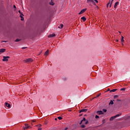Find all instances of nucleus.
<instances>
[{
    "label": "nucleus",
    "mask_w": 130,
    "mask_h": 130,
    "mask_svg": "<svg viewBox=\"0 0 130 130\" xmlns=\"http://www.w3.org/2000/svg\"><path fill=\"white\" fill-rule=\"evenodd\" d=\"M83 121H86V118L84 117L83 119L81 121L80 124H82L83 123Z\"/></svg>",
    "instance_id": "4468645a"
},
{
    "label": "nucleus",
    "mask_w": 130,
    "mask_h": 130,
    "mask_svg": "<svg viewBox=\"0 0 130 130\" xmlns=\"http://www.w3.org/2000/svg\"><path fill=\"white\" fill-rule=\"evenodd\" d=\"M118 4H119V3L118 2L115 3V5H114V8L116 9L117 6H118Z\"/></svg>",
    "instance_id": "ddd939ff"
},
{
    "label": "nucleus",
    "mask_w": 130,
    "mask_h": 130,
    "mask_svg": "<svg viewBox=\"0 0 130 130\" xmlns=\"http://www.w3.org/2000/svg\"><path fill=\"white\" fill-rule=\"evenodd\" d=\"M102 122H103V123H105V119H103L102 120Z\"/></svg>",
    "instance_id": "7c9ffc66"
},
{
    "label": "nucleus",
    "mask_w": 130,
    "mask_h": 130,
    "mask_svg": "<svg viewBox=\"0 0 130 130\" xmlns=\"http://www.w3.org/2000/svg\"><path fill=\"white\" fill-rule=\"evenodd\" d=\"M18 12L19 13V14H20V15H22V16H24V15H23L22 13H21V11L19 10Z\"/></svg>",
    "instance_id": "cd10ccee"
},
{
    "label": "nucleus",
    "mask_w": 130,
    "mask_h": 130,
    "mask_svg": "<svg viewBox=\"0 0 130 130\" xmlns=\"http://www.w3.org/2000/svg\"><path fill=\"white\" fill-rule=\"evenodd\" d=\"M6 51V49H0V54H2V53H4Z\"/></svg>",
    "instance_id": "0eeeda50"
},
{
    "label": "nucleus",
    "mask_w": 130,
    "mask_h": 130,
    "mask_svg": "<svg viewBox=\"0 0 130 130\" xmlns=\"http://www.w3.org/2000/svg\"><path fill=\"white\" fill-rule=\"evenodd\" d=\"M50 5H51V6H54V3H53V2H52V1H51V2L50 3Z\"/></svg>",
    "instance_id": "a211bd4d"
},
{
    "label": "nucleus",
    "mask_w": 130,
    "mask_h": 130,
    "mask_svg": "<svg viewBox=\"0 0 130 130\" xmlns=\"http://www.w3.org/2000/svg\"><path fill=\"white\" fill-rule=\"evenodd\" d=\"M103 111L104 112H107V110H106V109H103Z\"/></svg>",
    "instance_id": "bb28decb"
},
{
    "label": "nucleus",
    "mask_w": 130,
    "mask_h": 130,
    "mask_svg": "<svg viewBox=\"0 0 130 130\" xmlns=\"http://www.w3.org/2000/svg\"><path fill=\"white\" fill-rule=\"evenodd\" d=\"M38 126L40 127L41 126V124H39Z\"/></svg>",
    "instance_id": "79ce46f5"
},
{
    "label": "nucleus",
    "mask_w": 130,
    "mask_h": 130,
    "mask_svg": "<svg viewBox=\"0 0 130 130\" xmlns=\"http://www.w3.org/2000/svg\"><path fill=\"white\" fill-rule=\"evenodd\" d=\"M32 61H33L32 58H28L23 60L24 62H27L28 63H30V62H32Z\"/></svg>",
    "instance_id": "f03ea898"
},
{
    "label": "nucleus",
    "mask_w": 130,
    "mask_h": 130,
    "mask_svg": "<svg viewBox=\"0 0 130 130\" xmlns=\"http://www.w3.org/2000/svg\"><path fill=\"white\" fill-rule=\"evenodd\" d=\"M114 99H115V98H118V95H114Z\"/></svg>",
    "instance_id": "393cba45"
},
{
    "label": "nucleus",
    "mask_w": 130,
    "mask_h": 130,
    "mask_svg": "<svg viewBox=\"0 0 130 130\" xmlns=\"http://www.w3.org/2000/svg\"><path fill=\"white\" fill-rule=\"evenodd\" d=\"M114 0H112L111 3L110 4V8H111V6L112 5V2H113Z\"/></svg>",
    "instance_id": "a878e982"
},
{
    "label": "nucleus",
    "mask_w": 130,
    "mask_h": 130,
    "mask_svg": "<svg viewBox=\"0 0 130 130\" xmlns=\"http://www.w3.org/2000/svg\"><path fill=\"white\" fill-rule=\"evenodd\" d=\"M85 127V125H82L81 127L82 128H84Z\"/></svg>",
    "instance_id": "c756f323"
},
{
    "label": "nucleus",
    "mask_w": 130,
    "mask_h": 130,
    "mask_svg": "<svg viewBox=\"0 0 130 130\" xmlns=\"http://www.w3.org/2000/svg\"><path fill=\"white\" fill-rule=\"evenodd\" d=\"M14 8H15V9H16V6L14 5Z\"/></svg>",
    "instance_id": "37998d69"
},
{
    "label": "nucleus",
    "mask_w": 130,
    "mask_h": 130,
    "mask_svg": "<svg viewBox=\"0 0 130 130\" xmlns=\"http://www.w3.org/2000/svg\"><path fill=\"white\" fill-rule=\"evenodd\" d=\"M117 91V89H113L111 90H110V92H115V91Z\"/></svg>",
    "instance_id": "dca6fc26"
},
{
    "label": "nucleus",
    "mask_w": 130,
    "mask_h": 130,
    "mask_svg": "<svg viewBox=\"0 0 130 130\" xmlns=\"http://www.w3.org/2000/svg\"><path fill=\"white\" fill-rule=\"evenodd\" d=\"M89 122L88 121V120H87L86 122H85V124H88V123Z\"/></svg>",
    "instance_id": "473e14b6"
},
{
    "label": "nucleus",
    "mask_w": 130,
    "mask_h": 130,
    "mask_svg": "<svg viewBox=\"0 0 130 130\" xmlns=\"http://www.w3.org/2000/svg\"><path fill=\"white\" fill-rule=\"evenodd\" d=\"M19 41H21V40L19 39H17L15 40V42H19Z\"/></svg>",
    "instance_id": "aec40b11"
},
{
    "label": "nucleus",
    "mask_w": 130,
    "mask_h": 130,
    "mask_svg": "<svg viewBox=\"0 0 130 130\" xmlns=\"http://www.w3.org/2000/svg\"><path fill=\"white\" fill-rule=\"evenodd\" d=\"M38 130H41V129H42V128H38Z\"/></svg>",
    "instance_id": "a19ab883"
},
{
    "label": "nucleus",
    "mask_w": 130,
    "mask_h": 130,
    "mask_svg": "<svg viewBox=\"0 0 130 130\" xmlns=\"http://www.w3.org/2000/svg\"><path fill=\"white\" fill-rule=\"evenodd\" d=\"M87 3H93V0H87Z\"/></svg>",
    "instance_id": "6ab92c4d"
},
{
    "label": "nucleus",
    "mask_w": 130,
    "mask_h": 130,
    "mask_svg": "<svg viewBox=\"0 0 130 130\" xmlns=\"http://www.w3.org/2000/svg\"><path fill=\"white\" fill-rule=\"evenodd\" d=\"M87 11V8L82 9L80 12L79 13L78 15H82V14H84V13H85V12Z\"/></svg>",
    "instance_id": "20e7f679"
},
{
    "label": "nucleus",
    "mask_w": 130,
    "mask_h": 130,
    "mask_svg": "<svg viewBox=\"0 0 130 130\" xmlns=\"http://www.w3.org/2000/svg\"><path fill=\"white\" fill-rule=\"evenodd\" d=\"M93 1H94V2L96 3V4H98V0H93Z\"/></svg>",
    "instance_id": "f704fd0d"
},
{
    "label": "nucleus",
    "mask_w": 130,
    "mask_h": 130,
    "mask_svg": "<svg viewBox=\"0 0 130 130\" xmlns=\"http://www.w3.org/2000/svg\"><path fill=\"white\" fill-rule=\"evenodd\" d=\"M41 53H42V51H41V52L39 53V54H38V55H40Z\"/></svg>",
    "instance_id": "4c0bfd02"
},
{
    "label": "nucleus",
    "mask_w": 130,
    "mask_h": 130,
    "mask_svg": "<svg viewBox=\"0 0 130 130\" xmlns=\"http://www.w3.org/2000/svg\"><path fill=\"white\" fill-rule=\"evenodd\" d=\"M23 16V15H21V14H20V18H23V16Z\"/></svg>",
    "instance_id": "ea45409f"
},
{
    "label": "nucleus",
    "mask_w": 130,
    "mask_h": 130,
    "mask_svg": "<svg viewBox=\"0 0 130 130\" xmlns=\"http://www.w3.org/2000/svg\"><path fill=\"white\" fill-rule=\"evenodd\" d=\"M5 104H6V106L7 107H8V108H11V105L9 104V103H6Z\"/></svg>",
    "instance_id": "9b49d317"
},
{
    "label": "nucleus",
    "mask_w": 130,
    "mask_h": 130,
    "mask_svg": "<svg viewBox=\"0 0 130 130\" xmlns=\"http://www.w3.org/2000/svg\"><path fill=\"white\" fill-rule=\"evenodd\" d=\"M49 54V50H47L44 53V55H48Z\"/></svg>",
    "instance_id": "9d476101"
},
{
    "label": "nucleus",
    "mask_w": 130,
    "mask_h": 130,
    "mask_svg": "<svg viewBox=\"0 0 130 130\" xmlns=\"http://www.w3.org/2000/svg\"><path fill=\"white\" fill-rule=\"evenodd\" d=\"M123 36H122L121 37V41L122 42H124V40H123Z\"/></svg>",
    "instance_id": "f3484780"
},
{
    "label": "nucleus",
    "mask_w": 130,
    "mask_h": 130,
    "mask_svg": "<svg viewBox=\"0 0 130 130\" xmlns=\"http://www.w3.org/2000/svg\"><path fill=\"white\" fill-rule=\"evenodd\" d=\"M59 29H62L63 28V25L62 24H60V25L58 26Z\"/></svg>",
    "instance_id": "2eb2a0df"
},
{
    "label": "nucleus",
    "mask_w": 130,
    "mask_h": 130,
    "mask_svg": "<svg viewBox=\"0 0 130 130\" xmlns=\"http://www.w3.org/2000/svg\"><path fill=\"white\" fill-rule=\"evenodd\" d=\"M55 120H57V118H55Z\"/></svg>",
    "instance_id": "a18cd8bd"
},
{
    "label": "nucleus",
    "mask_w": 130,
    "mask_h": 130,
    "mask_svg": "<svg viewBox=\"0 0 130 130\" xmlns=\"http://www.w3.org/2000/svg\"><path fill=\"white\" fill-rule=\"evenodd\" d=\"M121 100L119 99H117V102H121Z\"/></svg>",
    "instance_id": "c85d7f7f"
},
{
    "label": "nucleus",
    "mask_w": 130,
    "mask_h": 130,
    "mask_svg": "<svg viewBox=\"0 0 130 130\" xmlns=\"http://www.w3.org/2000/svg\"><path fill=\"white\" fill-rule=\"evenodd\" d=\"M116 41V42H118V40H117Z\"/></svg>",
    "instance_id": "c03bdc74"
},
{
    "label": "nucleus",
    "mask_w": 130,
    "mask_h": 130,
    "mask_svg": "<svg viewBox=\"0 0 130 130\" xmlns=\"http://www.w3.org/2000/svg\"><path fill=\"white\" fill-rule=\"evenodd\" d=\"M109 104H111L112 105L113 104H114L113 101H112V100H111V101H110Z\"/></svg>",
    "instance_id": "4be33fe9"
},
{
    "label": "nucleus",
    "mask_w": 130,
    "mask_h": 130,
    "mask_svg": "<svg viewBox=\"0 0 130 130\" xmlns=\"http://www.w3.org/2000/svg\"><path fill=\"white\" fill-rule=\"evenodd\" d=\"M55 34H51L50 35H49L48 36V38H51V37H55Z\"/></svg>",
    "instance_id": "6e6552de"
},
{
    "label": "nucleus",
    "mask_w": 130,
    "mask_h": 130,
    "mask_svg": "<svg viewBox=\"0 0 130 130\" xmlns=\"http://www.w3.org/2000/svg\"><path fill=\"white\" fill-rule=\"evenodd\" d=\"M95 118H99V116H98V115H95Z\"/></svg>",
    "instance_id": "2f4dec72"
},
{
    "label": "nucleus",
    "mask_w": 130,
    "mask_h": 130,
    "mask_svg": "<svg viewBox=\"0 0 130 130\" xmlns=\"http://www.w3.org/2000/svg\"><path fill=\"white\" fill-rule=\"evenodd\" d=\"M119 33H120V31H119Z\"/></svg>",
    "instance_id": "49530a36"
},
{
    "label": "nucleus",
    "mask_w": 130,
    "mask_h": 130,
    "mask_svg": "<svg viewBox=\"0 0 130 130\" xmlns=\"http://www.w3.org/2000/svg\"><path fill=\"white\" fill-rule=\"evenodd\" d=\"M96 113L99 114V115H101V114H103V112L102 111H98Z\"/></svg>",
    "instance_id": "1a4fd4ad"
},
{
    "label": "nucleus",
    "mask_w": 130,
    "mask_h": 130,
    "mask_svg": "<svg viewBox=\"0 0 130 130\" xmlns=\"http://www.w3.org/2000/svg\"><path fill=\"white\" fill-rule=\"evenodd\" d=\"M109 7H110V3H109L107 4V8H108Z\"/></svg>",
    "instance_id": "412c9836"
},
{
    "label": "nucleus",
    "mask_w": 130,
    "mask_h": 130,
    "mask_svg": "<svg viewBox=\"0 0 130 130\" xmlns=\"http://www.w3.org/2000/svg\"><path fill=\"white\" fill-rule=\"evenodd\" d=\"M94 6H96V8L99 9L98 6H97L95 3H94Z\"/></svg>",
    "instance_id": "72a5a7b5"
},
{
    "label": "nucleus",
    "mask_w": 130,
    "mask_h": 130,
    "mask_svg": "<svg viewBox=\"0 0 130 130\" xmlns=\"http://www.w3.org/2000/svg\"><path fill=\"white\" fill-rule=\"evenodd\" d=\"M81 20H82V21H83V22H85V21L87 20V19L86 18V17H85V16H83L82 17H81Z\"/></svg>",
    "instance_id": "f8f14e48"
},
{
    "label": "nucleus",
    "mask_w": 130,
    "mask_h": 130,
    "mask_svg": "<svg viewBox=\"0 0 130 130\" xmlns=\"http://www.w3.org/2000/svg\"><path fill=\"white\" fill-rule=\"evenodd\" d=\"M121 115V113L118 114L116 115L115 116H112L110 118V121H111L113 120V119H115L116 117H118L119 116H120Z\"/></svg>",
    "instance_id": "f257e3e1"
},
{
    "label": "nucleus",
    "mask_w": 130,
    "mask_h": 130,
    "mask_svg": "<svg viewBox=\"0 0 130 130\" xmlns=\"http://www.w3.org/2000/svg\"><path fill=\"white\" fill-rule=\"evenodd\" d=\"M26 48H27V47H22V49H26Z\"/></svg>",
    "instance_id": "c9c22d12"
},
{
    "label": "nucleus",
    "mask_w": 130,
    "mask_h": 130,
    "mask_svg": "<svg viewBox=\"0 0 130 130\" xmlns=\"http://www.w3.org/2000/svg\"><path fill=\"white\" fill-rule=\"evenodd\" d=\"M57 118H58V119H59V120H61V119H62V117H57Z\"/></svg>",
    "instance_id": "5701e85b"
},
{
    "label": "nucleus",
    "mask_w": 130,
    "mask_h": 130,
    "mask_svg": "<svg viewBox=\"0 0 130 130\" xmlns=\"http://www.w3.org/2000/svg\"><path fill=\"white\" fill-rule=\"evenodd\" d=\"M88 111V109H83L80 110L79 113H81V112H87Z\"/></svg>",
    "instance_id": "39448f33"
},
{
    "label": "nucleus",
    "mask_w": 130,
    "mask_h": 130,
    "mask_svg": "<svg viewBox=\"0 0 130 130\" xmlns=\"http://www.w3.org/2000/svg\"><path fill=\"white\" fill-rule=\"evenodd\" d=\"M9 58H10V56H3V61H9Z\"/></svg>",
    "instance_id": "7ed1b4c3"
},
{
    "label": "nucleus",
    "mask_w": 130,
    "mask_h": 130,
    "mask_svg": "<svg viewBox=\"0 0 130 130\" xmlns=\"http://www.w3.org/2000/svg\"><path fill=\"white\" fill-rule=\"evenodd\" d=\"M100 95H101V93H100V94H98V95H97V97H99V96H100Z\"/></svg>",
    "instance_id": "58836bf2"
},
{
    "label": "nucleus",
    "mask_w": 130,
    "mask_h": 130,
    "mask_svg": "<svg viewBox=\"0 0 130 130\" xmlns=\"http://www.w3.org/2000/svg\"><path fill=\"white\" fill-rule=\"evenodd\" d=\"M121 91H125V88H123L120 89Z\"/></svg>",
    "instance_id": "b1692460"
},
{
    "label": "nucleus",
    "mask_w": 130,
    "mask_h": 130,
    "mask_svg": "<svg viewBox=\"0 0 130 130\" xmlns=\"http://www.w3.org/2000/svg\"><path fill=\"white\" fill-rule=\"evenodd\" d=\"M21 21H24V17L21 18Z\"/></svg>",
    "instance_id": "e433bc0d"
},
{
    "label": "nucleus",
    "mask_w": 130,
    "mask_h": 130,
    "mask_svg": "<svg viewBox=\"0 0 130 130\" xmlns=\"http://www.w3.org/2000/svg\"><path fill=\"white\" fill-rule=\"evenodd\" d=\"M25 127L23 128L24 130L27 129V128L30 127V126H29V124H25Z\"/></svg>",
    "instance_id": "423d86ee"
}]
</instances>
